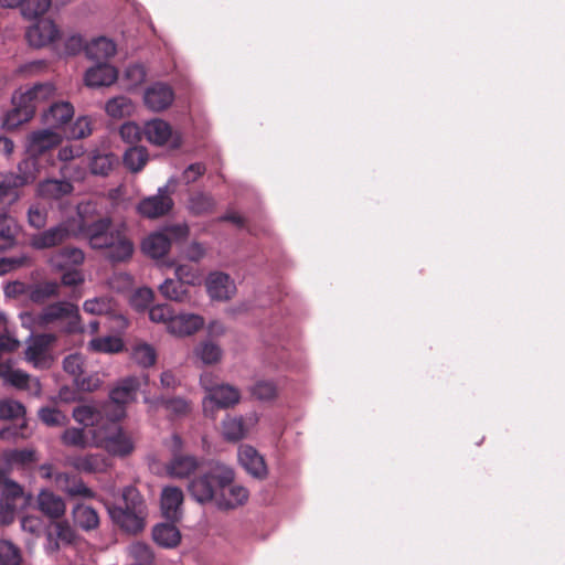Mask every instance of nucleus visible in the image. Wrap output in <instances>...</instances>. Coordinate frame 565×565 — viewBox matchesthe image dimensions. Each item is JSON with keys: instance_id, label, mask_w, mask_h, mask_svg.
I'll use <instances>...</instances> for the list:
<instances>
[{"instance_id": "obj_1", "label": "nucleus", "mask_w": 565, "mask_h": 565, "mask_svg": "<svg viewBox=\"0 0 565 565\" xmlns=\"http://www.w3.org/2000/svg\"><path fill=\"white\" fill-rule=\"evenodd\" d=\"M90 203H81L77 212L81 217L79 231L94 249H104L105 257L111 263L129 259L134 253V243L128 237L124 224L115 225L110 217H99L93 222L85 218Z\"/></svg>"}, {"instance_id": "obj_2", "label": "nucleus", "mask_w": 565, "mask_h": 565, "mask_svg": "<svg viewBox=\"0 0 565 565\" xmlns=\"http://www.w3.org/2000/svg\"><path fill=\"white\" fill-rule=\"evenodd\" d=\"M234 480L235 471L232 466L217 459H207L186 488L195 502L215 505L222 491Z\"/></svg>"}, {"instance_id": "obj_3", "label": "nucleus", "mask_w": 565, "mask_h": 565, "mask_svg": "<svg viewBox=\"0 0 565 565\" xmlns=\"http://www.w3.org/2000/svg\"><path fill=\"white\" fill-rule=\"evenodd\" d=\"M51 82H39L29 87H20L11 98L12 108L2 116V127L13 130L33 118L39 106L55 94Z\"/></svg>"}, {"instance_id": "obj_4", "label": "nucleus", "mask_w": 565, "mask_h": 565, "mask_svg": "<svg viewBox=\"0 0 565 565\" xmlns=\"http://www.w3.org/2000/svg\"><path fill=\"white\" fill-rule=\"evenodd\" d=\"M108 513L111 521L127 534L137 535L146 527L147 505L132 486L124 488L121 502L109 505Z\"/></svg>"}, {"instance_id": "obj_5", "label": "nucleus", "mask_w": 565, "mask_h": 565, "mask_svg": "<svg viewBox=\"0 0 565 565\" xmlns=\"http://www.w3.org/2000/svg\"><path fill=\"white\" fill-rule=\"evenodd\" d=\"M34 167L33 159H25L18 164L17 172H0V212L18 201L20 188L35 181Z\"/></svg>"}, {"instance_id": "obj_6", "label": "nucleus", "mask_w": 565, "mask_h": 565, "mask_svg": "<svg viewBox=\"0 0 565 565\" xmlns=\"http://www.w3.org/2000/svg\"><path fill=\"white\" fill-rule=\"evenodd\" d=\"M140 381L128 376L117 382L109 392V399L103 404V412L108 422H119L126 415V406L136 399Z\"/></svg>"}, {"instance_id": "obj_7", "label": "nucleus", "mask_w": 565, "mask_h": 565, "mask_svg": "<svg viewBox=\"0 0 565 565\" xmlns=\"http://www.w3.org/2000/svg\"><path fill=\"white\" fill-rule=\"evenodd\" d=\"M41 324L63 323L64 332L68 334L81 333L84 327L81 323L79 309L70 301H55L45 306L38 316Z\"/></svg>"}, {"instance_id": "obj_8", "label": "nucleus", "mask_w": 565, "mask_h": 565, "mask_svg": "<svg viewBox=\"0 0 565 565\" xmlns=\"http://www.w3.org/2000/svg\"><path fill=\"white\" fill-rule=\"evenodd\" d=\"M94 438L110 455L127 456L134 449L131 439L121 430L118 422H106L105 426L94 429Z\"/></svg>"}, {"instance_id": "obj_9", "label": "nucleus", "mask_w": 565, "mask_h": 565, "mask_svg": "<svg viewBox=\"0 0 565 565\" xmlns=\"http://www.w3.org/2000/svg\"><path fill=\"white\" fill-rule=\"evenodd\" d=\"M142 131L148 142L158 147L167 146L169 149L175 150L183 142L182 135L161 118L146 121Z\"/></svg>"}, {"instance_id": "obj_10", "label": "nucleus", "mask_w": 565, "mask_h": 565, "mask_svg": "<svg viewBox=\"0 0 565 565\" xmlns=\"http://www.w3.org/2000/svg\"><path fill=\"white\" fill-rule=\"evenodd\" d=\"M175 183L170 178L166 185L160 186L154 195L143 198L137 205L138 213L147 218H159L167 215L173 209L174 202L170 195L169 188Z\"/></svg>"}, {"instance_id": "obj_11", "label": "nucleus", "mask_w": 565, "mask_h": 565, "mask_svg": "<svg viewBox=\"0 0 565 565\" xmlns=\"http://www.w3.org/2000/svg\"><path fill=\"white\" fill-rule=\"evenodd\" d=\"M241 399L239 391L230 385L223 384L212 390L210 395H205L203 399V411L206 416H214V411L228 408L236 405Z\"/></svg>"}, {"instance_id": "obj_12", "label": "nucleus", "mask_w": 565, "mask_h": 565, "mask_svg": "<svg viewBox=\"0 0 565 565\" xmlns=\"http://www.w3.org/2000/svg\"><path fill=\"white\" fill-rule=\"evenodd\" d=\"M71 235L68 224L62 222L47 230L33 234L30 237V245L38 250L47 249L66 242Z\"/></svg>"}, {"instance_id": "obj_13", "label": "nucleus", "mask_w": 565, "mask_h": 565, "mask_svg": "<svg viewBox=\"0 0 565 565\" xmlns=\"http://www.w3.org/2000/svg\"><path fill=\"white\" fill-rule=\"evenodd\" d=\"M25 36L31 46L42 47L60 39L61 32L54 21L42 19L28 28Z\"/></svg>"}, {"instance_id": "obj_14", "label": "nucleus", "mask_w": 565, "mask_h": 565, "mask_svg": "<svg viewBox=\"0 0 565 565\" xmlns=\"http://www.w3.org/2000/svg\"><path fill=\"white\" fill-rule=\"evenodd\" d=\"M238 462L253 478L263 480L268 475V469L263 456L249 445H241L237 451Z\"/></svg>"}, {"instance_id": "obj_15", "label": "nucleus", "mask_w": 565, "mask_h": 565, "mask_svg": "<svg viewBox=\"0 0 565 565\" xmlns=\"http://www.w3.org/2000/svg\"><path fill=\"white\" fill-rule=\"evenodd\" d=\"M174 100L173 89L164 83L157 82L149 85L143 93V103L148 109L159 113L168 107Z\"/></svg>"}, {"instance_id": "obj_16", "label": "nucleus", "mask_w": 565, "mask_h": 565, "mask_svg": "<svg viewBox=\"0 0 565 565\" xmlns=\"http://www.w3.org/2000/svg\"><path fill=\"white\" fill-rule=\"evenodd\" d=\"M83 308L86 312L97 316H107L116 321L118 328L127 326L126 318L118 312L116 302L108 297H96L84 302Z\"/></svg>"}, {"instance_id": "obj_17", "label": "nucleus", "mask_w": 565, "mask_h": 565, "mask_svg": "<svg viewBox=\"0 0 565 565\" xmlns=\"http://www.w3.org/2000/svg\"><path fill=\"white\" fill-rule=\"evenodd\" d=\"M118 79V71L107 62H96L85 72L84 81L88 87L110 86Z\"/></svg>"}, {"instance_id": "obj_18", "label": "nucleus", "mask_w": 565, "mask_h": 565, "mask_svg": "<svg viewBox=\"0 0 565 565\" xmlns=\"http://www.w3.org/2000/svg\"><path fill=\"white\" fill-rule=\"evenodd\" d=\"M74 116V107L68 102L52 103L42 114V122L44 126L57 129L71 121Z\"/></svg>"}, {"instance_id": "obj_19", "label": "nucleus", "mask_w": 565, "mask_h": 565, "mask_svg": "<svg viewBox=\"0 0 565 565\" xmlns=\"http://www.w3.org/2000/svg\"><path fill=\"white\" fill-rule=\"evenodd\" d=\"M62 140L61 134L46 127L33 131L28 139V151L32 157L41 156L45 151L56 147Z\"/></svg>"}, {"instance_id": "obj_20", "label": "nucleus", "mask_w": 565, "mask_h": 565, "mask_svg": "<svg viewBox=\"0 0 565 565\" xmlns=\"http://www.w3.org/2000/svg\"><path fill=\"white\" fill-rule=\"evenodd\" d=\"M205 459H198L192 455H173L167 466V471L172 478H189L194 472L199 473L201 466Z\"/></svg>"}, {"instance_id": "obj_21", "label": "nucleus", "mask_w": 565, "mask_h": 565, "mask_svg": "<svg viewBox=\"0 0 565 565\" xmlns=\"http://www.w3.org/2000/svg\"><path fill=\"white\" fill-rule=\"evenodd\" d=\"M248 498L249 491L245 487L235 483L234 480L222 491L215 507L220 511L235 510L244 505Z\"/></svg>"}, {"instance_id": "obj_22", "label": "nucleus", "mask_w": 565, "mask_h": 565, "mask_svg": "<svg viewBox=\"0 0 565 565\" xmlns=\"http://www.w3.org/2000/svg\"><path fill=\"white\" fill-rule=\"evenodd\" d=\"M50 338L44 334L32 338L25 349V360L30 362L35 369H47L51 360L47 354Z\"/></svg>"}, {"instance_id": "obj_23", "label": "nucleus", "mask_w": 565, "mask_h": 565, "mask_svg": "<svg viewBox=\"0 0 565 565\" xmlns=\"http://www.w3.org/2000/svg\"><path fill=\"white\" fill-rule=\"evenodd\" d=\"M84 259L85 255L81 248L65 246L52 253L47 263L54 270H64L82 265Z\"/></svg>"}, {"instance_id": "obj_24", "label": "nucleus", "mask_w": 565, "mask_h": 565, "mask_svg": "<svg viewBox=\"0 0 565 565\" xmlns=\"http://www.w3.org/2000/svg\"><path fill=\"white\" fill-rule=\"evenodd\" d=\"M183 499V491L178 487L170 486L162 489L161 511L167 520L174 522L181 518Z\"/></svg>"}, {"instance_id": "obj_25", "label": "nucleus", "mask_w": 565, "mask_h": 565, "mask_svg": "<svg viewBox=\"0 0 565 565\" xmlns=\"http://www.w3.org/2000/svg\"><path fill=\"white\" fill-rule=\"evenodd\" d=\"M206 289L212 299L228 300L236 291L234 281L224 273H212L206 280Z\"/></svg>"}, {"instance_id": "obj_26", "label": "nucleus", "mask_w": 565, "mask_h": 565, "mask_svg": "<svg viewBox=\"0 0 565 565\" xmlns=\"http://www.w3.org/2000/svg\"><path fill=\"white\" fill-rule=\"evenodd\" d=\"M36 507L45 516L51 520L61 519L65 511L64 500L51 490H41L36 497Z\"/></svg>"}, {"instance_id": "obj_27", "label": "nucleus", "mask_w": 565, "mask_h": 565, "mask_svg": "<svg viewBox=\"0 0 565 565\" xmlns=\"http://www.w3.org/2000/svg\"><path fill=\"white\" fill-rule=\"evenodd\" d=\"M204 326V319L195 313H179L171 319L169 332L177 337L195 333Z\"/></svg>"}, {"instance_id": "obj_28", "label": "nucleus", "mask_w": 565, "mask_h": 565, "mask_svg": "<svg viewBox=\"0 0 565 565\" xmlns=\"http://www.w3.org/2000/svg\"><path fill=\"white\" fill-rule=\"evenodd\" d=\"M26 295L33 303L43 305L60 296V284L55 280H43L33 284L28 287Z\"/></svg>"}, {"instance_id": "obj_29", "label": "nucleus", "mask_w": 565, "mask_h": 565, "mask_svg": "<svg viewBox=\"0 0 565 565\" xmlns=\"http://www.w3.org/2000/svg\"><path fill=\"white\" fill-rule=\"evenodd\" d=\"M71 465L78 471L85 473L104 472L108 469V459L102 454L77 456L71 459Z\"/></svg>"}, {"instance_id": "obj_30", "label": "nucleus", "mask_w": 565, "mask_h": 565, "mask_svg": "<svg viewBox=\"0 0 565 565\" xmlns=\"http://www.w3.org/2000/svg\"><path fill=\"white\" fill-rule=\"evenodd\" d=\"M84 356L81 353H72L64 358L63 369L66 373L75 377L76 383L86 391H93L97 387V380L95 383L90 381L86 382L85 379H81L84 373Z\"/></svg>"}, {"instance_id": "obj_31", "label": "nucleus", "mask_w": 565, "mask_h": 565, "mask_svg": "<svg viewBox=\"0 0 565 565\" xmlns=\"http://www.w3.org/2000/svg\"><path fill=\"white\" fill-rule=\"evenodd\" d=\"M115 53L116 44L105 36L96 38L85 46L86 56L96 62H105L114 56Z\"/></svg>"}, {"instance_id": "obj_32", "label": "nucleus", "mask_w": 565, "mask_h": 565, "mask_svg": "<svg viewBox=\"0 0 565 565\" xmlns=\"http://www.w3.org/2000/svg\"><path fill=\"white\" fill-rule=\"evenodd\" d=\"M105 413L103 412V405L100 408H96L93 405H79L73 409V418L84 427H96L99 429L105 424H102Z\"/></svg>"}, {"instance_id": "obj_33", "label": "nucleus", "mask_w": 565, "mask_h": 565, "mask_svg": "<svg viewBox=\"0 0 565 565\" xmlns=\"http://www.w3.org/2000/svg\"><path fill=\"white\" fill-rule=\"evenodd\" d=\"M74 186L68 180L47 179L38 186L42 198L58 200L73 192Z\"/></svg>"}, {"instance_id": "obj_34", "label": "nucleus", "mask_w": 565, "mask_h": 565, "mask_svg": "<svg viewBox=\"0 0 565 565\" xmlns=\"http://www.w3.org/2000/svg\"><path fill=\"white\" fill-rule=\"evenodd\" d=\"M152 539L161 547L173 548L180 543L181 534L175 525L160 523L152 529Z\"/></svg>"}, {"instance_id": "obj_35", "label": "nucleus", "mask_w": 565, "mask_h": 565, "mask_svg": "<svg viewBox=\"0 0 565 565\" xmlns=\"http://www.w3.org/2000/svg\"><path fill=\"white\" fill-rule=\"evenodd\" d=\"M169 238L162 232H156L147 236L142 242V250L151 258H161L170 249Z\"/></svg>"}, {"instance_id": "obj_36", "label": "nucleus", "mask_w": 565, "mask_h": 565, "mask_svg": "<svg viewBox=\"0 0 565 565\" xmlns=\"http://www.w3.org/2000/svg\"><path fill=\"white\" fill-rule=\"evenodd\" d=\"M73 521L76 526L83 531H92L99 524V516L95 509L86 504H77L74 507Z\"/></svg>"}, {"instance_id": "obj_37", "label": "nucleus", "mask_w": 565, "mask_h": 565, "mask_svg": "<svg viewBox=\"0 0 565 565\" xmlns=\"http://www.w3.org/2000/svg\"><path fill=\"white\" fill-rule=\"evenodd\" d=\"M216 202L212 194L196 191L189 196L188 210L192 215L200 216L212 213Z\"/></svg>"}, {"instance_id": "obj_38", "label": "nucleus", "mask_w": 565, "mask_h": 565, "mask_svg": "<svg viewBox=\"0 0 565 565\" xmlns=\"http://www.w3.org/2000/svg\"><path fill=\"white\" fill-rule=\"evenodd\" d=\"M148 160V150L141 146H130L122 156L124 166L132 173L141 171Z\"/></svg>"}, {"instance_id": "obj_39", "label": "nucleus", "mask_w": 565, "mask_h": 565, "mask_svg": "<svg viewBox=\"0 0 565 565\" xmlns=\"http://www.w3.org/2000/svg\"><path fill=\"white\" fill-rule=\"evenodd\" d=\"M247 428L243 417L227 416L222 422V434L227 441H238L245 437Z\"/></svg>"}, {"instance_id": "obj_40", "label": "nucleus", "mask_w": 565, "mask_h": 565, "mask_svg": "<svg viewBox=\"0 0 565 565\" xmlns=\"http://www.w3.org/2000/svg\"><path fill=\"white\" fill-rule=\"evenodd\" d=\"M186 284L180 281L179 279H166L159 287L160 292L167 299L183 302L188 299V288Z\"/></svg>"}, {"instance_id": "obj_41", "label": "nucleus", "mask_w": 565, "mask_h": 565, "mask_svg": "<svg viewBox=\"0 0 565 565\" xmlns=\"http://www.w3.org/2000/svg\"><path fill=\"white\" fill-rule=\"evenodd\" d=\"M105 111L113 118H124L134 111V105L130 98L120 95L106 103Z\"/></svg>"}, {"instance_id": "obj_42", "label": "nucleus", "mask_w": 565, "mask_h": 565, "mask_svg": "<svg viewBox=\"0 0 565 565\" xmlns=\"http://www.w3.org/2000/svg\"><path fill=\"white\" fill-rule=\"evenodd\" d=\"M88 349L93 352L117 353L122 350V341L111 335L95 338L89 341Z\"/></svg>"}, {"instance_id": "obj_43", "label": "nucleus", "mask_w": 565, "mask_h": 565, "mask_svg": "<svg viewBox=\"0 0 565 565\" xmlns=\"http://www.w3.org/2000/svg\"><path fill=\"white\" fill-rule=\"evenodd\" d=\"M249 393L258 401H271L277 395V385L270 380H258L249 386Z\"/></svg>"}, {"instance_id": "obj_44", "label": "nucleus", "mask_w": 565, "mask_h": 565, "mask_svg": "<svg viewBox=\"0 0 565 565\" xmlns=\"http://www.w3.org/2000/svg\"><path fill=\"white\" fill-rule=\"evenodd\" d=\"M147 72L142 64L134 63L126 67L122 76V83L126 89H132L146 79Z\"/></svg>"}, {"instance_id": "obj_45", "label": "nucleus", "mask_w": 565, "mask_h": 565, "mask_svg": "<svg viewBox=\"0 0 565 565\" xmlns=\"http://www.w3.org/2000/svg\"><path fill=\"white\" fill-rule=\"evenodd\" d=\"M17 226L15 222L12 217H10L6 211L0 212V239L3 241V244L0 245V249H6L10 247L15 237Z\"/></svg>"}, {"instance_id": "obj_46", "label": "nucleus", "mask_w": 565, "mask_h": 565, "mask_svg": "<svg viewBox=\"0 0 565 565\" xmlns=\"http://www.w3.org/2000/svg\"><path fill=\"white\" fill-rule=\"evenodd\" d=\"M115 162L116 157L113 153H96L90 159V171L96 175H108Z\"/></svg>"}, {"instance_id": "obj_47", "label": "nucleus", "mask_w": 565, "mask_h": 565, "mask_svg": "<svg viewBox=\"0 0 565 565\" xmlns=\"http://www.w3.org/2000/svg\"><path fill=\"white\" fill-rule=\"evenodd\" d=\"M20 548L8 540H0V565H20Z\"/></svg>"}, {"instance_id": "obj_48", "label": "nucleus", "mask_w": 565, "mask_h": 565, "mask_svg": "<svg viewBox=\"0 0 565 565\" xmlns=\"http://www.w3.org/2000/svg\"><path fill=\"white\" fill-rule=\"evenodd\" d=\"M52 0H22L21 13L24 18L36 19L51 7Z\"/></svg>"}, {"instance_id": "obj_49", "label": "nucleus", "mask_w": 565, "mask_h": 565, "mask_svg": "<svg viewBox=\"0 0 565 565\" xmlns=\"http://www.w3.org/2000/svg\"><path fill=\"white\" fill-rule=\"evenodd\" d=\"M131 358L140 366L149 367L156 362V351L147 343L137 344L132 349Z\"/></svg>"}, {"instance_id": "obj_50", "label": "nucleus", "mask_w": 565, "mask_h": 565, "mask_svg": "<svg viewBox=\"0 0 565 565\" xmlns=\"http://www.w3.org/2000/svg\"><path fill=\"white\" fill-rule=\"evenodd\" d=\"M39 418L50 427H61L68 423L67 416L54 407H42L39 411Z\"/></svg>"}, {"instance_id": "obj_51", "label": "nucleus", "mask_w": 565, "mask_h": 565, "mask_svg": "<svg viewBox=\"0 0 565 565\" xmlns=\"http://www.w3.org/2000/svg\"><path fill=\"white\" fill-rule=\"evenodd\" d=\"M194 354L199 358L204 364H212L220 360L222 351L218 345L212 342H203L200 343L195 350Z\"/></svg>"}, {"instance_id": "obj_52", "label": "nucleus", "mask_w": 565, "mask_h": 565, "mask_svg": "<svg viewBox=\"0 0 565 565\" xmlns=\"http://www.w3.org/2000/svg\"><path fill=\"white\" fill-rule=\"evenodd\" d=\"M158 402L175 417L184 416L190 412V403L183 397H161Z\"/></svg>"}, {"instance_id": "obj_53", "label": "nucleus", "mask_w": 565, "mask_h": 565, "mask_svg": "<svg viewBox=\"0 0 565 565\" xmlns=\"http://www.w3.org/2000/svg\"><path fill=\"white\" fill-rule=\"evenodd\" d=\"M129 555L138 564L150 565L153 562L154 555L151 547L143 542H135L128 547Z\"/></svg>"}, {"instance_id": "obj_54", "label": "nucleus", "mask_w": 565, "mask_h": 565, "mask_svg": "<svg viewBox=\"0 0 565 565\" xmlns=\"http://www.w3.org/2000/svg\"><path fill=\"white\" fill-rule=\"evenodd\" d=\"M9 465L26 466L36 461V454L33 449H12L4 454Z\"/></svg>"}, {"instance_id": "obj_55", "label": "nucleus", "mask_w": 565, "mask_h": 565, "mask_svg": "<svg viewBox=\"0 0 565 565\" xmlns=\"http://www.w3.org/2000/svg\"><path fill=\"white\" fill-rule=\"evenodd\" d=\"M206 172V166L203 162H194L189 164L181 173L179 179H175L174 186L178 182H182L186 185L194 183Z\"/></svg>"}, {"instance_id": "obj_56", "label": "nucleus", "mask_w": 565, "mask_h": 565, "mask_svg": "<svg viewBox=\"0 0 565 565\" xmlns=\"http://www.w3.org/2000/svg\"><path fill=\"white\" fill-rule=\"evenodd\" d=\"M25 415L24 406L18 402L12 399L1 401L0 402V418L1 419H14L22 418Z\"/></svg>"}, {"instance_id": "obj_57", "label": "nucleus", "mask_w": 565, "mask_h": 565, "mask_svg": "<svg viewBox=\"0 0 565 565\" xmlns=\"http://www.w3.org/2000/svg\"><path fill=\"white\" fill-rule=\"evenodd\" d=\"M174 274L177 279L186 284L188 286L200 284L201 280L199 270L190 264L178 265L175 267Z\"/></svg>"}, {"instance_id": "obj_58", "label": "nucleus", "mask_w": 565, "mask_h": 565, "mask_svg": "<svg viewBox=\"0 0 565 565\" xmlns=\"http://www.w3.org/2000/svg\"><path fill=\"white\" fill-rule=\"evenodd\" d=\"M63 545L72 544L76 539V533L66 521H55L49 525Z\"/></svg>"}, {"instance_id": "obj_59", "label": "nucleus", "mask_w": 565, "mask_h": 565, "mask_svg": "<svg viewBox=\"0 0 565 565\" xmlns=\"http://www.w3.org/2000/svg\"><path fill=\"white\" fill-rule=\"evenodd\" d=\"M0 379H3L7 383L17 388H25L30 381V375L22 370H13L10 364L3 372V375H0Z\"/></svg>"}, {"instance_id": "obj_60", "label": "nucleus", "mask_w": 565, "mask_h": 565, "mask_svg": "<svg viewBox=\"0 0 565 565\" xmlns=\"http://www.w3.org/2000/svg\"><path fill=\"white\" fill-rule=\"evenodd\" d=\"M143 135L142 129L132 121H126L119 127V136L126 143L131 146L136 145L141 140Z\"/></svg>"}, {"instance_id": "obj_61", "label": "nucleus", "mask_w": 565, "mask_h": 565, "mask_svg": "<svg viewBox=\"0 0 565 565\" xmlns=\"http://www.w3.org/2000/svg\"><path fill=\"white\" fill-rule=\"evenodd\" d=\"M28 222L36 230L43 228L47 222L46 209L40 204H32L28 210Z\"/></svg>"}, {"instance_id": "obj_62", "label": "nucleus", "mask_w": 565, "mask_h": 565, "mask_svg": "<svg viewBox=\"0 0 565 565\" xmlns=\"http://www.w3.org/2000/svg\"><path fill=\"white\" fill-rule=\"evenodd\" d=\"M62 441L66 446L84 448L87 445V438L83 428H68L62 435Z\"/></svg>"}, {"instance_id": "obj_63", "label": "nucleus", "mask_w": 565, "mask_h": 565, "mask_svg": "<svg viewBox=\"0 0 565 565\" xmlns=\"http://www.w3.org/2000/svg\"><path fill=\"white\" fill-rule=\"evenodd\" d=\"M174 315L171 310V307L167 303L152 306L149 309V318L152 322L166 323L169 329V324L171 319H173Z\"/></svg>"}, {"instance_id": "obj_64", "label": "nucleus", "mask_w": 565, "mask_h": 565, "mask_svg": "<svg viewBox=\"0 0 565 565\" xmlns=\"http://www.w3.org/2000/svg\"><path fill=\"white\" fill-rule=\"evenodd\" d=\"M92 134V120L87 116L78 117L71 127L70 137L83 139Z\"/></svg>"}]
</instances>
